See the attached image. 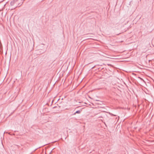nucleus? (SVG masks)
<instances>
[{"instance_id":"obj_1","label":"nucleus","mask_w":154,"mask_h":154,"mask_svg":"<svg viewBox=\"0 0 154 154\" xmlns=\"http://www.w3.org/2000/svg\"><path fill=\"white\" fill-rule=\"evenodd\" d=\"M80 112H81V111L80 110H78V111H76L73 114V115H75V114L76 113L79 114L80 113Z\"/></svg>"},{"instance_id":"obj_2","label":"nucleus","mask_w":154,"mask_h":154,"mask_svg":"<svg viewBox=\"0 0 154 154\" xmlns=\"http://www.w3.org/2000/svg\"><path fill=\"white\" fill-rule=\"evenodd\" d=\"M14 2H11V5H14Z\"/></svg>"},{"instance_id":"obj_3","label":"nucleus","mask_w":154,"mask_h":154,"mask_svg":"<svg viewBox=\"0 0 154 154\" xmlns=\"http://www.w3.org/2000/svg\"><path fill=\"white\" fill-rule=\"evenodd\" d=\"M125 20V19H124V18H122L121 19V21H124Z\"/></svg>"},{"instance_id":"obj_4","label":"nucleus","mask_w":154,"mask_h":154,"mask_svg":"<svg viewBox=\"0 0 154 154\" xmlns=\"http://www.w3.org/2000/svg\"><path fill=\"white\" fill-rule=\"evenodd\" d=\"M52 150H51V152L50 153V154H51V153L52 152Z\"/></svg>"},{"instance_id":"obj_5","label":"nucleus","mask_w":154,"mask_h":154,"mask_svg":"<svg viewBox=\"0 0 154 154\" xmlns=\"http://www.w3.org/2000/svg\"><path fill=\"white\" fill-rule=\"evenodd\" d=\"M45 154H47L46 151H45Z\"/></svg>"}]
</instances>
